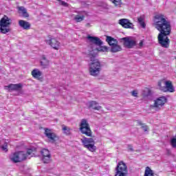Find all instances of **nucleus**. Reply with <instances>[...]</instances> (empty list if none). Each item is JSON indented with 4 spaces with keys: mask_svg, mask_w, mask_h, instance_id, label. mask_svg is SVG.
Here are the masks:
<instances>
[{
    "mask_svg": "<svg viewBox=\"0 0 176 176\" xmlns=\"http://www.w3.org/2000/svg\"><path fill=\"white\" fill-rule=\"evenodd\" d=\"M154 19L157 20L155 22V28L160 32L157 36L158 43L162 47L168 49L170 38L168 36L171 34V23L162 14H156Z\"/></svg>",
    "mask_w": 176,
    "mask_h": 176,
    "instance_id": "nucleus-1",
    "label": "nucleus"
},
{
    "mask_svg": "<svg viewBox=\"0 0 176 176\" xmlns=\"http://www.w3.org/2000/svg\"><path fill=\"white\" fill-rule=\"evenodd\" d=\"M89 58L91 63L89 64V72L91 76H98L101 72L102 68V65L101 62L97 58H96V54H89Z\"/></svg>",
    "mask_w": 176,
    "mask_h": 176,
    "instance_id": "nucleus-2",
    "label": "nucleus"
},
{
    "mask_svg": "<svg viewBox=\"0 0 176 176\" xmlns=\"http://www.w3.org/2000/svg\"><path fill=\"white\" fill-rule=\"evenodd\" d=\"M106 42L111 46L110 51L111 53H118V52H122V46L119 45V42L115 38L111 36H106Z\"/></svg>",
    "mask_w": 176,
    "mask_h": 176,
    "instance_id": "nucleus-3",
    "label": "nucleus"
},
{
    "mask_svg": "<svg viewBox=\"0 0 176 176\" xmlns=\"http://www.w3.org/2000/svg\"><path fill=\"white\" fill-rule=\"evenodd\" d=\"M84 148H86L89 152H96L97 147L94 145L96 142H94V139L93 138H86L83 137L80 140Z\"/></svg>",
    "mask_w": 176,
    "mask_h": 176,
    "instance_id": "nucleus-4",
    "label": "nucleus"
},
{
    "mask_svg": "<svg viewBox=\"0 0 176 176\" xmlns=\"http://www.w3.org/2000/svg\"><path fill=\"white\" fill-rule=\"evenodd\" d=\"M10 25V19H9L8 16L5 15L0 20V32L1 34H8V32H10V28H9Z\"/></svg>",
    "mask_w": 176,
    "mask_h": 176,
    "instance_id": "nucleus-5",
    "label": "nucleus"
},
{
    "mask_svg": "<svg viewBox=\"0 0 176 176\" xmlns=\"http://www.w3.org/2000/svg\"><path fill=\"white\" fill-rule=\"evenodd\" d=\"M129 170H127V165L123 162H118L116 168V173L114 176H127Z\"/></svg>",
    "mask_w": 176,
    "mask_h": 176,
    "instance_id": "nucleus-6",
    "label": "nucleus"
},
{
    "mask_svg": "<svg viewBox=\"0 0 176 176\" xmlns=\"http://www.w3.org/2000/svg\"><path fill=\"white\" fill-rule=\"evenodd\" d=\"M80 131L82 134H85L87 137H91L93 133L90 129V125L87 122V120L82 119L80 124Z\"/></svg>",
    "mask_w": 176,
    "mask_h": 176,
    "instance_id": "nucleus-7",
    "label": "nucleus"
},
{
    "mask_svg": "<svg viewBox=\"0 0 176 176\" xmlns=\"http://www.w3.org/2000/svg\"><path fill=\"white\" fill-rule=\"evenodd\" d=\"M45 43L49 45V46L52 47L54 50H58V49H60V43L56 38L48 36V38L45 40Z\"/></svg>",
    "mask_w": 176,
    "mask_h": 176,
    "instance_id": "nucleus-8",
    "label": "nucleus"
},
{
    "mask_svg": "<svg viewBox=\"0 0 176 176\" xmlns=\"http://www.w3.org/2000/svg\"><path fill=\"white\" fill-rule=\"evenodd\" d=\"M166 102H167V98L160 96L155 100L153 107V108H156V109H160V107H163Z\"/></svg>",
    "mask_w": 176,
    "mask_h": 176,
    "instance_id": "nucleus-9",
    "label": "nucleus"
},
{
    "mask_svg": "<svg viewBox=\"0 0 176 176\" xmlns=\"http://www.w3.org/2000/svg\"><path fill=\"white\" fill-rule=\"evenodd\" d=\"M45 137L48 138L49 140H50L52 142H56L57 140H58V136L56 135V133L52 132V129H50L48 128L45 129V133H44Z\"/></svg>",
    "mask_w": 176,
    "mask_h": 176,
    "instance_id": "nucleus-10",
    "label": "nucleus"
},
{
    "mask_svg": "<svg viewBox=\"0 0 176 176\" xmlns=\"http://www.w3.org/2000/svg\"><path fill=\"white\" fill-rule=\"evenodd\" d=\"M122 41H124L123 45L127 49H133L134 46L137 45V41L133 39H130L127 37H124L121 38Z\"/></svg>",
    "mask_w": 176,
    "mask_h": 176,
    "instance_id": "nucleus-11",
    "label": "nucleus"
},
{
    "mask_svg": "<svg viewBox=\"0 0 176 176\" xmlns=\"http://www.w3.org/2000/svg\"><path fill=\"white\" fill-rule=\"evenodd\" d=\"M41 153L43 156V163L47 164L50 162V159H52V155L50 154V151L48 149L43 148L41 150Z\"/></svg>",
    "mask_w": 176,
    "mask_h": 176,
    "instance_id": "nucleus-12",
    "label": "nucleus"
},
{
    "mask_svg": "<svg viewBox=\"0 0 176 176\" xmlns=\"http://www.w3.org/2000/svg\"><path fill=\"white\" fill-rule=\"evenodd\" d=\"M162 91L164 93H167L168 91L169 93H174L175 91V89H174V86L173 85V82L171 80H165V87L164 88H162Z\"/></svg>",
    "mask_w": 176,
    "mask_h": 176,
    "instance_id": "nucleus-13",
    "label": "nucleus"
},
{
    "mask_svg": "<svg viewBox=\"0 0 176 176\" xmlns=\"http://www.w3.org/2000/svg\"><path fill=\"white\" fill-rule=\"evenodd\" d=\"M23 87V85L19 84H10L9 85L4 86L5 90H8V91H19L21 90Z\"/></svg>",
    "mask_w": 176,
    "mask_h": 176,
    "instance_id": "nucleus-14",
    "label": "nucleus"
},
{
    "mask_svg": "<svg viewBox=\"0 0 176 176\" xmlns=\"http://www.w3.org/2000/svg\"><path fill=\"white\" fill-rule=\"evenodd\" d=\"M31 75H32V78H34V79H36L37 80H39L40 82H43V74L38 69H34L31 72Z\"/></svg>",
    "mask_w": 176,
    "mask_h": 176,
    "instance_id": "nucleus-15",
    "label": "nucleus"
},
{
    "mask_svg": "<svg viewBox=\"0 0 176 176\" xmlns=\"http://www.w3.org/2000/svg\"><path fill=\"white\" fill-rule=\"evenodd\" d=\"M119 24L123 27V28H134V25L133 23L127 19H122L119 20Z\"/></svg>",
    "mask_w": 176,
    "mask_h": 176,
    "instance_id": "nucleus-16",
    "label": "nucleus"
},
{
    "mask_svg": "<svg viewBox=\"0 0 176 176\" xmlns=\"http://www.w3.org/2000/svg\"><path fill=\"white\" fill-rule=\"evenodd\" d=\"M87 39H89V42L94 43L96 46H102V41L98 37L87 36Z\"/></svg>",
    "mask_w": 176,
    "mask_h": 176,
    "instance_id": "nucleus-17",
    "label": "nucleus"
},
{
    "mask_svg": "<svg viewBox=\"0 0 176 176\" xmlns=\"http://www.w3.org/2000/svg\"><path fill=\"white\" fill-rule=\"evenodd\" d=\"M20 153H21V151H18L11 154L10 156L11 162H13L14 163H19L20 162Z\"/></svg>",
    "mask_w": 176,
    "mask_h": 176,
    "instance_id": "nucleus-18",
    "label": "nucleus"
},
{
    "mask_svg": "<svg viewBox=\"0 0 176 176\" xmlns=\"http://www.w3.org/2000/svg\"><path fill=\"white\" fill-rule=\"evenodd\" d=\"M32 153H34V150L32 148H27L26 153L23 155V160H27V159H31L32 157Z\"/></svg>",
    "mask_w": 176,
    "mask_h": 176,
    "instance_id": "nucleus-19",
    "label": "nucleus"
},
{
    "mask_svg": "<svg viewBox=\"0 0 176 176\" xmlns=\"http://www.w3.org/2000/svg\"><path fill=\"white\" fill-rule=\"evenodd\" d=\"M89 108H91L92 109H94L95 111H100L101 109V106L98 105V102L96 101H90L89 102Z\"/></svg>",
    "mask_w": 176,
    "mask_h": 176,
    "instance_id": "nucleus-20",
    "label": "nucleus"
},
{
    "mask_svg": "<svg viewBox=\"0 0 176 176\" xmlns=\"http://www.w3.org/2000/svg\"><path fill=\"white\" fill-rule=\"evenodd\" d=\"M50 61L46 58V56L45 55L42 56L41 60V65L43 67V68H47L49 66Z\"/></svg>",
    "mask_w": 176,
    "mask_h": 176,
    "instance_id": "nucleus-21",
    "label": "nucleus"
},
{
    "mask_svg": "<svg viewBox=\"0 0 176 176\" xmlns=\"http://www.w3.org/2000/svg\"><path fill=\"white\" fill-rule=\"evenodd\" d=\"M71 130V128L69 126H65V124L62 125V131H63V134H65V135H71V134H72Z\"/></svg>",
    "mask_w": 176,
    "mask_h": 176,
    "instance_id": "nucleus-22",
    "label": "nucleus"
},
{
    "mask_svg": "<svg viewBox=\"0 0 176 176\" xmlns=\"http://www.w3.org/2000/svg\"><path fill=\"white\" fill-rule=\"evenodd\" d=\"M116 8H122L123 2L122 0H109Z\"/></svg>",
    "mask_w": 176,
    "mask_h": 176,
    "instance_id": "nucleus-23",
    "label": "nucleus"
},
{
    "mask_svg": "<svg viewBox=\"0 0 176 176\" xmlns=\"http://www.w3.org/2000/svg\"><path fill=\"white\" fill-rule=\"evenodd\" d=\"M144 176H155V173L153 170L149 168V166H146L144 171Z\"/></svg>",
    "mask_w": 176,
    "mask_h": 176,
    "instance_id": "nucleus-24",
    "label": "nucleus"
},
{
    "mask_svg": "<svg viewBox=\"0 0 176 176\" xmlns=\"http://www.w3.org/2000/svg\"><path fill=\"white\" fill-rule=\"evenodd\" d=\"M23 28L27 31H28V30H31V23H30V22L23 21Z\"/></svg>",
    "mask_w": 176,
    "mask_h": 176,
    "instance_id": "nucleus-25",
    "label": "nucleus"
},
{
    "mask_svg": "<svg viewBox=\"0 0 176 176\" xmlns=\"http://www.w3.org/2000/svg\"><path fill=\"white\" fill-rule=\"evenodd\" d=\"M74 20L75 21H76V23H80V21H83V20H85V16L76 15L74 17Z\"/></svg>",
    "mask_w": 176,
    "mask_h": 176,
    "instance_id": "nucleus-26",
    "label": "nucleus"
},
{
    "mask_svg": "<svg viewBox=\"0 0 176 176\" xmlns=\"http://www.w3.org/2000/svg\"><path fill=\"white\" fill-rule=\"evenodd\" d=\"M138 21L142 28H145V27H146V25L145 24V21H144V18L141 16L139 17L138 19Z\"/></svg>",
    "mask_w": 176,
    "mask_h": 176,
    "instance_id": "nucleus-27",
    "label": "nucleus"
},
{
    "mask_svg": "<svg viewBox=\"0 0 176 176\" xmlns=\"http://www.w3.org/2000/svg\"><path fill=\"white\" fill-rule=\"evenodd\" d=\"M165 82H166V80H164V79H162V80H159L157 82V86H158L160 90H161V91H162V89L164 87V86H162V84L164 83L165 85Z\"/></svg>",
    "mask_w": 176,
    "mask_h": 176,
    "instance_id": "nucleus-28",
    "label": "nucleus"
},
{
    "mask_svg": "<svg viewBox=\"0 0 176 176\" xmlns=\"http://www.w3.org/2000/svg\"><path fill=\"white\" fill-rule=\"evenodd\" d=\"M138 124L141 126V129H143L144 131H148V129H149L147 125H145V124L138 122Z\"/></svg>",
    "mask_w": 176,
    "mask_h": 176,
    "instance_id": "nucleus-29",
    "label": "nucleus"
},
{
    "mask_svg": "<svg viewBox=\"0 0 176 176\" xmlns=\"http://www.w3.org/2000/svg\"><path fill=\"white\" fill-rule=\"evenodd\" d=\"M98 52H108L107 46H100L99 48L97 49Z\"/></svg>",
    "mask_w": 176,
    "mask_h": 176,
    "instance_id": "nucleus-30",
    "label": "nucleus"
},
{
    "mask_svg": "<svg viewBox=\"0 0 176 176\" xmlns=\"http://www.w3.org/2000/svg\"><path fill=\"white\" fill-rule=\"evenodd\" d=\"M170 145L172 146L173 148H176V138H173L170 140Z\"/></svg>",
    "mask_w": 176,
    "mask_h": 176,
    "instance_id": "nucleus-31",
    "label": "nucleus"
},
{
    "mask_svg": "<svg viewBox=\"0 0 176 176\" xmlns=\"http://www.w3.org/2000/svg\"><path fill=\"white\" fill-rule=\"evenodd\" d=\"M2 151L8 152V142H5L3 145L1 146Z\"/></svg>",
    "mask_w": 176,
    "mask_h": 176,
    "instance_id": "nucleus-32",
    "label": "nucleus"
},
{
    "mask_svg": "<svg viewBox=\"0 0 176 176\" xmlns=\"http://www.w3.org/2000/svg\"><path fill=\"white\" fill-rule=\"evenodd\" d=\"M23 16L25 18L30 17V14L27 12V10L25 8H23Z\"/></svg>",
    "mask_w": 176,
    "mask_h": 176,
    "instance_id": "nucleus-33",
    "label": "nucleus"
},
{
    "mask_svg": "<svg viewBox=\"0 0 176 176\" xmlns=\"http://www.w3.org/2000/svg\"><path fill=\"white\" fill-rule=\"evenodd\" d=\"M131 94L133 97H138V92L135 90L132 91Z\"/></svg>",
    "mask_w": 176,
    "mask_h": 176,
    "instance_id": "nucleus-34",
    "label": "nucleus"
},
{
    "mask_svg": "<svg viewBox=\"0 0 176 176\" xmlns=\"http://www.w3.org/2000/svg\"><path fill=\"white\" fill-rule=\"evenodd\" d=\"M128 151H130V152H133L134 151V148H133V145L128 144Z\"/></svg>",
    "mask_w": 176,
    "mask_h": 176,
    "instance_id": "nucleus-35",
    "label": "nucleus"
},
{
    "mask_svg": "<svg viewBox=\"0 0 176 176\" xmlns=\"http://www.w3.org/2000/svg\"><path fill=\"white\" fill-rule=\"evenodd\" d=\"M143 47H144V41L142 40L139 43V49H142Z\"/></svg>",
    "mask_w": 176,
    "mask_h": 176,
    "instance_id": "nucleus-36",
    "label": "nucleus"
},
{
    "mask_svg": "<svg viewBox=\"0 0 176 176\" xmlns=\"http://www.w3.org/2000/svg\"><path fill=\"white\" fill-rule=\"evenodd\" d=\"M19 25L20 27H23V20L19 21Z\"/></svg>",
    "mask_w": 176,
    "mask_h": 176,
    "instance_id": "nucleus-37",
    "label": "nucleus"
},
{
    "mask_svg": "<svg viewBox=\"0 0 176 176\" xmlns=\"http://www.w3.org/2000/svg\"><path fill=\"white\" fill-rule=\"evenodd\" d=\"M19 10H20V12H23V7H19Z\"/></svg>",
    "mask_w": 176,
    "mask_h": 176,
    "instance_id": "nucleus-38",
    "label": "nucleus"
},
{
    "mask_svg": "<svg viewBox=\"0 0 176 176\" xmlns=\"http://www.w3.org/2000/svg\"><path fill=\"white\" fill-rule=\"evenodd\" d=\"M85 25L86 27H90V23H87Z\"/></svg>",
    "mask_w": 176,
    "mask_h": 176,
    "instance_id": "nucleus-39",
    "label": "nucleus"
},
{
    "mask_svg": "<svg viewBox=\"0 0 176 176\" xmlns=\"http://www.w3.org/2000/svg\"><path fill=\"white\" fill-rule=\"evenodd\" d=\"M62 5H65V2L62 1Z\"/></svg>",
    "mask_w": 176,
    "mask_h": 176,
    "instance_id": "nucleus-40",
    "label": "nucleus"
}]
</instances>
